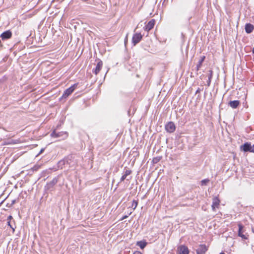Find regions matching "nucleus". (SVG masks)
<instances>
[{
  "label": "nucleus",
  "instance_id": "f257e3e1",
  "mask_svg": "<svg viewBox=\"0 0 254 254\" xmlns=\"http://www.w3.org/2000/svg\"><path fill=\"white\" fill-rule=\"evenodd\" d=\"M59 180V176L55 177L53 180L47 183L46 185L44 187V190L45 191L51 192L54 190V186L57 184Z\"/></svg>",
  "mask_w": 254,
  "mask_h": 254
},
{
  "label": "nucleus",
  "instance_id": "f03ea898",
  "mask_svg": "<svg viewBox=\"0 0 254 254\" xmlns=\"http://www.w3.org/2000/svg\"><path fill=\"white\" fill-rule=\"evenodd\" d=\"M240 149L245 152L254 153V144L252 145L251 142H246L240 146Z\"/></svg>",
  "mask_w": 254,
  "mask_h": 254
},
{
  "label": "nucleus",
  "instance_id": "7ed1b4c3",
  "mask_svg": "<svg viewBox=\"0 0 254 254\" xmlns=\"http://www.w3.org/2000/svg\"><path fill=\"white\" fill-rule=\"evenodd\" d=\"M51 136L54 138H61V139H65L68 136V133L66 131H60L57 132L54 130L51 133Z\"/></svg>",
  "mask_w": 254,
  "mask_h": 254
},
{
  "label": "nucleus",
  "instance_id": "20e7f679",
  "mask_svg": "<svg viewBox=\"0 0 254 254\" xmlns=\"http://www.w3.org/2000/svg\"><path fill=\"white\" fill-rule=\"evenodd\" d=\"M77 84H74L70 87L66 89L64 92L63 95L61 97L59 98V100L61 101L63 98H66L68 96H69L75 90L76 87H77Z\"/></svg>",
  "mask_w": 254,
  "mask_h": 254
},
{
  "label": "nucleus",
  "instance_id": "39448f33",
  "mask_svg": "<svg viewBox=\"0 0 254 254\" xmlns=\"http://www.w3.org/2000/svg\"><path fill=\"white\" fill-rule=\"evenodd\" d=\"M165 129L166 132L171 133L176 130V126L174 122L170 121L168 122L165 126Z\"/></svg>",
  "mask_w": 254,
  "mask_h": 254
},
{
  "label": "nucleus",
  "instance_id": "423d86ee",
  "mask_svg": "<svg viewBox=\"0 0 254 254\" xmlns=\"http://www.w3.org/2000/svg\"><path fill=\"white\" fill-rule=\"evenodd\" d=\"M142 38V35L140 33H134L132 37V43L133 46H135L137 43H138Z\"/></svg>",
  "mask_w": 254,
  "mask_h": 254
},
{
  "label": "nucleus",
  "instance_id": "0eeeda50",
  "mask_svg": "<svg viewBox=\"0 0 254 254\" xmlns=\"http://www.w3.org/2000/svg\"><path fill=\"white\" fill-rule=\"evenodd\" d=\"M178 251L179 252V254H189V250L188 248L184 245L180 246L178 248Z\"/></svg>",
  "mask_w": 254,
  "mask_h": 254
},
{
  "label": "nucleus",
  "instance_id": "6e6552de",
  "mask_svg": "<svg viewBox=\"0 0 254 254\" xmlns=\"http://www.w3.org/2000/svg\"><path fill=\"white\" fill-rule=\"evenodd\" d=\"M207 250L208 248L205 245L201 244L196 250V253L197 254H204Z\"/></svg>",
  "mask_w": 254,
  "mask_h": 254
},
{
  "label": "nucleus",
  "instance_id": "1a4fd4ad",
  "mask_svg": "<svg viewBox=\"0 0 254 254\" xmlns=\"http://www.w3.org/2000/svg\"><path fill=\"white\" fill-rule=\"evenodd\" d=\"M12 36V33L10 30H6L2 33L0 36V37L2 40H5L11 38Z\"/></svg>",
  "mask_w": 254,
  "mask_h": 254
},
{
  "label": "nucleus",
  "instance_id": "9d476101",
  "mask_svg": "<svg viewBox=\"0 0 254 254\" xmlns=\"http://www.w3.org/2000/svg\"><path fill=\"white\" fill-rule=\"evenodd\" d=\"M103 66V62L101 60L98 59V62L95 68H93L92 70L93 73L97 75L101 70L102 67Z\"/></svg>",
  "mask_w": 254,
  "mask_h": 254
},
{
  "label": "nucleus",
  "instance_id": "9b49d317",
  "mask_svg": "<svg viewBox=\"0 0 254 254\" xmlns=\"http://www.w3.org/2000/svg\"><path fill=\"white\" fill-rule=\"evenodd\" d=\"M73 158L72 155H69L65 157L63 160L64 162L65 165L70 167L71 166V164L73 162Z\"/></svg>",
  "mask_w": 254,
  "mask_h": 254
},
{
  "label": "nucleus",
  "instance_id": "f8f14e48",
  "mask_svg": "<svg viewBox=\"0 0 254 254\" xmlns=\"http://www.w3.org/2000/svg\"><path fill=\"white\" fill-rule=\"evenodd\" d=\"M155 20L154 19L150 20L144 27V30L149 31L151 30L154 26Z\"/></svg>",
  "mask_w": 254,
  "mask_h": 254
},
{
  "label": "nucleus",
  "instance_id": "ddd939ff",
  "mask_svg": "<svg viewBox=\"0 0 254 254\" xmlns=\"http://www.w3.org/2000/svg\"><path fill=\"white\" fill-rule=\"evenodd\" d=\"M220 202V200L218 197V196H216L213 198L212 199V204L211 205L212 209L213 211L215 210L216 207H218L219 205Z\"/></svg>",
  "mask_w": 254,
  "mask_h": 254
},
{
  "label": "nucleus",
  "instance_id": "4468645a",
  "mask_svg": "<svg viewBox=\"0 0 254 254\" xmlns=\"http://www.w3.org/2000/svg\"><path fill=\"white\" fill-rule=\"evenodd\" d=\"M238 236L240 237H241L244 240H246L248 239V238L246 236V235L243 234V228L244 226L241 223L238 224Z\"/></svg>",
  "mask_w": 254,
  "mask_h": 254
},
{
  "label": "nucleus",
  "instance_id": "2eb2a0df",
  "mask_svg": "<svg viewBox=\"0 0 254 254\" xmlns=\"http://www.w3.org/2000/svg\"><path fill=\"white\" fill-rule=\"evenodd\" d=\"M245 30L247 34H250L254 30V26L250 23H246L245 26Z\"/></svg>",
  "mask_w": 254,
  "mask_h": 254
},
{
  "label": "nucleus",
  "instance_id": "dca6fc26",
  "mask_svg": "<svg viewBox=\"0 0 254 254\" xmlns=\"http://www.w3.org/2000/svg\"><path fill=\"white\" fill-rule=\"evenodd\" d=\"M240 102L239 100L230 101L228 103V105L233 109H236L240 105Z\"/></svg>",
  "mask_w": 254,
  "mask_h": 254
},
{
  "label": "nucleus",
  "instance_id": "f3484780",
  "mask_svg": "<svg viewBox=\"0 0 254 254\" xmlns=\"http://www.w3.org/2000/svg\"><path fill=\"white\" fill-rule=\"evenodd\" d=\"M205 59V56H202V57H201L200 59H199L197 65H196V70L197 71H198L200 68L201 67V65H202V63H203L204 60Z\"/></svg>",
  "mask_w": 254,
  "mask_h": 254
},
{
  "label": "nucleus",
  "instance_id": "a211bd4d",
  "mask_svg": "<svg viewBox=\"0 0 254 254\" xmlns=\"http://www.w3.org/2000/svg\"><path fill=\"white\" fill-rule=\"evenodd\" d=\"M131 173V171L130 170H126L124 173V174L123 175L122 177L120 179V183L124 181L127 177V176L130 175Z\"/></svg>",
  "mask_w": 254,
  "mask_h": 254
},
{
  "label": "nucleus",
  "instance_id": "6ab92c4d",
  "mask_svg": "<svg viewBox=\"0 0 254 254\" xmlns=\"http://www.w3.org/2000/svg\"><path fill=\"white\" fill-rule=\"evenodd\" d=\"M147 243L145 241H139L137 242L136 246L139 247L141 249H143L147 245Z\"/></svg>",
  "mask_w": 254,
  "mask_h": 254
},
{
  "label": "nucleus",
  "instance_id": "aec40b11",
  "mask_svg": "<svg viewBox=\"0 0 254 254\" xmlns=\"http://www.w3.org/2000/svg\"><path fill=\"white\" fill-rule=\"evenodd\" d=\"M58 169H62L65 165L64 160H61L57 163Z\"/></svg>",
  "mask_w": 254,
  "mask_h": 254
},
{
  "label": "nucleus",
  "instance_id": "412c9836",
  "mask_svg": "<svg viewBox=\"0 0 254 254\" xmlns=\"http://www.w3.org/2000/svg\"><path fill=\"white\" fill-rule=\"evenodd\" d=\"M161 158H162V157H161V156H157L156 157H154L152 159V162L153 164H157L160 161Z\"/></svg>",
  "mask_w": 254,
  "mask_h": 254
},
{
  "label": "nucleus",
  "instance_id": "4be33fe9",
  "mask_svg": "<svg viewBox=\"0 0 254 254\" xmlns=\"http://www.w3.org/2000/svg\"><path fill=\"white\" fill-rule=\"evenodd\" d=\"M209 182V180L208 179H203L201 181V186H206Z\"/></svg>",
  "mask_w": 254,
  "mask_h": 254
},
{
  "label": "nucleus",
  "instance_id": "5701e85b",
  "mask_svg": "<svg viewBox=\"0 0 254 254\" xmlns=\"http://www.w3.org/2000/svg\"><path fill=\"white\" fill-rule=\"evenodd\" d=\"M138 204V202L137 200H133L132 202L131 207L133 208V209L134 210Z\"/></svg>",
  "mask_w": 254,
  "mask_h": 254
},
{
  "label": "nucleus",
  "instance_id": "b1692460",
  "mask_svg": "<svg viewBox=\"0 0 254 254\" xmlns=\"http://www.w3.org/2000/svg\"><path fill=\"white\" fill-rule=\"evenodd\" d=\"M7 224L12 230L13 233H14L15 231V227H14L12 225H11V223L9 221H7Z\"/></svg>",
  "mask_w": 254,
  "mask_h": 254
},
{
  "label": "nucleus",
  "instance_id": "393cba45",
  "mask_svg": "<svg viewBox=\"0 0 254 254\" xmlns=\"http://www.w3.org/2000/svg\"><path fill=\"white\" fill-rule=\"evenodd\" d=\"M209 73L208 75V78H209V79H212L213 76V71L212 70H209Z\"/></svg>",
  "mask_w": 254,
  "mask_h": 254
},
{
  "label": "nucleus",
  "instance_id": "a878e982",
  "mask_svg": "<svg viewBox=\"0 0 254 254\" xmlns=\"http://www.w3.org/2000/svg\"><path fill=\"white\" fill-rule=\"evenodd\" d=\"M40 166L39 165H35L32 168V170L33 171H37L39 170V169L40 168Z\"/></svg>",
  "mask_w": 254,
  "mask_h": 254
},
{
  "label": "nucleus",
  "instance_id": "bb28decb",
  "mask_svg": "<svg viewBox=\"0 0 254 254\" xmlns=\"http://www.w3.org/2000/svg\"><path fill=\"white\" fill-rule=\"evenodd\" d=\"M131 212H130L129 213H128L127 215H125L124 216H123L122 217V218L121 219V220H123L126 218H127L128 216V215H129L130 214H131Z\"/></svg>",
  "mask_w": 254,
  "mask_h": 254
},
{
  "label": "nucleus",
  "instance_id": "cd10ccee",
  "mask_svg": "<svg viewBox=\"0 0 254 254\" xmlns=\"http://www.w3.org/2000/svg\"><path fill=\"white\" fill-rule=\"evenodd\" d=\"M202 90H203V88L201 89L200 88H198L196 90V91H195V94L199 93L201 91H202Z\"/></svg>",
  "mask_w": 254,
  "mask_h": 254
},
{
  "label": "nucleus",
  "instance_id": "c85d7f7f",
  "mask_svg": "<svg viewBox=\"0 0 254 254\" xmlns=\"http://www.w3.org/2000/svg\"><path fill=\"white\" fill-rule=\"evenodd\" d=\"M15 202H16V200L15 199L12 200L11 201V203H10V205H9V207H10L12 206V205L15 204Z\"/></svg>",
  "mask_w": 254,
  "mask_h": 254
},
{
  "label": "nucleus",
  "instance_id": "c756f323",
  "mask_svg": "<svg viewBox=\"0 0 254 254\" xmlns=\"http://www.w3.org/2000/svg\"><path fill=\"white\" fill-rule=\"evenodd\" d=\"M12 219V217L11 215H9L7 218V221L10 222L11 220Z\"/></svg>",
  "mask_w": 254,
  "mask_h": 254
},
{
  "label": "nucleus",
  "instance_id": "7c9ffc66",
  "mask_svg": "<svg viewBox=\"0 0 254 254\" xmlns=\"http://www.w3.org/2000/svg\"><path fill=\"white\" fill-rule=\"evenodd\" d=\"M211 79H209V78H208V80L207 81V86H209L210 85V83H211Z\"/></svg>",
  "mask_w": 254,
  "mask_h": 254
},
{
  "label": "nucleus",
  "instance_id": "2f4dec72",
  "mask_svg": "<svg viewBox=\"0 0 254 254\" xmlns=\"http://www.w3.org/2000/svg\"><path fill=\"white\" fill-rule=\"evenodd\" d=\"M44 150H45V148H42V149L40 150V152H39V154H40L44 152Z\"/></svg>",
  "mask_w": 254,
  "mask_h": 254
},
{
  "label": "nucleus",
  "instance_id": "473e14b6",
  "mask_svg": "<svg viewBox=\"0 0 254 254\" xmlns=\"http://www.w3.org/2000/svg\"><path fill=\"white\" fill-rule=\"evenodd\" d=\"M133 254H142L139 251H136Z\"/></svg>",
  "mask_w": 254,
  "mask_h": 254
},
{
  "label": "nucleus",
  "instance_id": "72a5a7b5",
  "mask_svg": "<svg viewBox=\"0 0 254 254\" xmlns=\"http://www.w3.org/2000/svg\"><path fill=\"white\" fill-rule=\"evenodd\" d=\"M252 52H253V54H254V48H253V49L252 50Z\"/></svg>",
  "mask_w": 254,
  "mask_h": 254
},
{
  "label": "nucleus",
  "instance_id": "f704fd0d",
  "mask_svg": "<svg viewBox=\"0 0 254 254\" xmlns=\"http://www.w3.org/2000/svg\"><path fill=\"white\" fill-rule=\"evenodd\" d=\"M9 205H10V204L9 203H7V205H6V206L9 207Z\"/></svg>",
  "mask_w": 254,
  "mask_h": 254
},
{
  "label": "nucleus",
  "instance_id": "c9c22d12",
  "mask_svg": "<svg viewBox=\"0 0 254 254\" xmlns=\"http://www.w3.org/2000/svg\"><path fill=\"white\" fill-rule=\"evenodd\" d=\"M252 232L254 233V228H252Z\"/></svg>",
  "mask_w": 254,
  "mask_h": 254
},
{
  "label": "nucleus",
  "instance_id": "e433bc0d",
  "mask_svg": "<svg viewBox=\"0 0 254 254\" xmlns=\"http://www.w3.org/2000/svg\"><path fill=\"white\" fill-rule=\"evenodd\" d=\"M219 254H225L224 253H223V252H221Z\"/></svg>",
  "mask_w": 254,
  "mask_h": 254
},
{
  "label": "nucleus",
  "instance_id": "4c0bfd02",
  "mask_svg": "<svg viewBox=\"0 0 254 254\" xmlns=\"http://www.w3.org/2000/svg\"><path fill=\"white\" fill-rule=\"evenodd\" d=\"M130 179V178L129 179H127V180L128 181Z\"/></svg>",
  "mask_w": 254,
  "mask_h": 254
}]
</instances>
